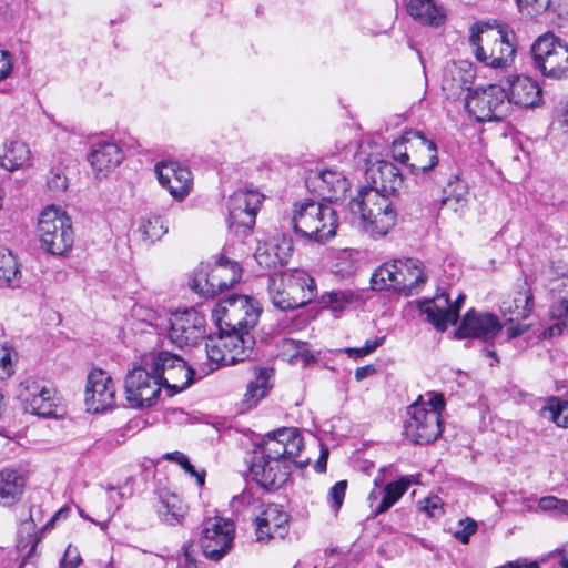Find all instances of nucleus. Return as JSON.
Returning a JSON list of instances; mask_svg holds the SVG:
<instances>
[{"label": "nucleus", "mask_w": 568, "mask_h": 568, "mask_svg": "<svg viewBox=\"0 0 568 568\" xmlns=\"http://www.w3.org/2000/svg\"><path fill=\"white\" fill-rule=\"evenodd\" d=\"M558 121L568 128V102L560 103L558 109Z\"/></svg>", "instance_id": "64"}, {"label": "nucleus", "mask_w": 568, "mask_h": 568, "mask_svg": "<svg viewBox=\"0 0 568 568\" xmlns=\"http://www.w3.org/2000/svg\"><path fill=\"white\" fill-rule=\"evenodd\" d=\"M158 513L163 523L175 526L184 518L186 507L176 494H166L160 497Z\"/></svg>", "instance_id": "37"}, {"label": "nucleus", "mask_w": 568, "mask_h": 568, "mask_svg": "<svg viewBox=\"0 0 568 568\" xmlns=\"http://www.w3.org/2000/svg\"><path fill=\"white\" fill-rule=\"evenodd\" d=\"M415 483L417 481L414 476H403L398 480L386 484L382 490V499L373 509V516H379L390 509Z\"/></svg>", "instance_id": "34"}, {"label": "nucleus", "mask_w": 568, "mask_h": 568, "mask_svg": "<svg viewBox=\"0 0 568 568\" xmlns=\"http://www.w3.org/2000/svg\"><path fill=\"white\" fill-rule=\"evenodd\" d=\"M281 351L291 364H301L303 367L316 362L307 343L293 338L281 341Z\"/></svg>", "instance_id": "38"}, {"label": "nucleus", "mask_w": 568, "mask_h": 568, "mask_svg": "<svg viewBox=\"0 0 568 568\" xmlns=\"http://www.w3.org/2000/svg\"><path fill=\"white\" fill-rule=\"evenodd\" d=\"M428 280V272L420 260L402 257L379 265L372 273L369 284H425Z\"/></svg>", "instance_id": "13"}, {"label": "nucleus", "mask_w": 568, "mask_h": 568, "mask_svg": "<svg viewBox=\"0 0 568 568\" xmlns=\"http://www.w3.org/2000/svg\"><path fill=\"white\" fill-rule=\"evenodd\" d=\"M501 329L503 325L496 315L470 308L465 313L456 329V336L458 338H478L491 346Z\"/></svg>", "instance_id": "20"}, {"label": "nucleus", "mask_w": 568, "mask_h": 568, "mask_svg": "<svg viewBox=\"0 0 568 568\" xmlns=\"http://www.w3.org/2000/svg\"><path fill=\"white\" fill-rule=\"evenodd\" d=\"M87 410L99 414L112 408L115 404V385L111 376L94 368L88 375L84 397Z\"/></svg>", "instance_id": "19"}, {"label": "nucleus", "mask_w": 568, "mask_h": 568, "mask_svg": "<svg viewBox=\"0 0 568 568\" xmlns=\"http://www.w3.org/2000/svg\"><path fill=\"white\" fill-rule=\"evenodd\" d=\"M534 67L545 77L568 75V43L552 32L539 36L531 45Z\"/></svg>", "instance_id": "9"}, {"label": "nucleus", "mask_w": 568, "mask_h": 568, "mask_svg": "<svg viewBox=\"0 0 568 568\" xmlns=\"http://www.w3.org/2000/svg\"><path fill=\"white\" fill-rule=\"evenodd\" d=\"M475 80L471 63L462 61L448 63L443 73L442 89L447 98L456 99L464 92H469Z\"/></svg>", "instance_id": "28"}, {"label": "nucleus", "mask_w": 568, "mask_h": 568, "mask_svg": "<svg viewBox=\"0 0 568 568\" xmlns=\"http://www.w3.org/2000/svg\"><path fill=\"white\" fill-rule=\"evenodd\" d=\"M420 508L429 516V517H439L443 515V501L438 496H430L425 498L419 503Z\"/></svg>", "instance_id": "51"}, {"label": "nucleus", "mask_w": 568, "mask_h": 568, "mask_svg": "<svg viewBox=\"0 0 568 568\" xmlns=\"http://www.w3.org/2000/svg\"><path fill=\"white\" fill-rule=\"evenodd\" d=\"M540 413L542 416L548 414L549 419L558 427L568 428V400L550 396L546 399V405Z\"/></svg>", "instance_id": "39"}, {"label": "nucleus", "mask_w": 568, "mask_h": 568, "mask_svg": "<svg viewBox=\"0 0 568 568\" xmlns=\"http://www.w3.org/2000/svg\"><path fill=\"white\" fill-rule=\"evenodd\" d=\"M47 184L54 193H62L67 190L68 180L60 166L50 170Z\"/></svg>", "instance_id": "46"}, {"label": "nucleus", "mask_w": 568, "mask_h": 568, "mask_svg": "<svg viewBox=\"0 0 568 568\" xmlns=\"http://www.w3.org/2000/svg\"><path fill=\"white\" fill-rule=\"evenodd\" d=\"M146 365L155 368L168 397L183 392L194 382V369L181 356L171 352H150Z\"/></svg>", "instance_id": "8"}, {"label": "nucleus", "mask_w": 568, "mask_h": 568, "mask_svg": "<svg viewBox=\"0 0 568 568\" xmlns=\"http://www.w3.org/2000/svg\"><path fill=\"white\" fill-rule=\"evenodd\" d=\"M427 409H436L439 414L444 409L445 402L442 395H433L427 403H424Z\"/></svg>", "instance_id": "60"}, {"label": "nucleus", "mask_w": 568, "mask_h": 568, "mask_svg": "<svg viewBox=\"0 0 568 568\" xmlns=\"http://www.w3.org/2000/svg\"><path fill=\"white\" fill-rule=\"evenodd\" d=\"M448 189L449 196L446 199L447 201H450V197H454L457 203L466 201L468 187L464 181L456 176L455 181L448 184Z\"/></svg>", "instance_id": "52"}, {"label": "nucleus", "mask_w": 568, "mask_h": 568, "mask_svg": "<svg viewBox=\"0 0 568 568\" xmlns=\"http://www.w3.org/2000/svg\"><path fill=\"white\" fill-rule=\"evenodd\" d=\"M17 397L27 413L43 418L58 416L55 390L44 379L24 378L18 386Z\"/></svg>", "instance_id": "12"}, {"label": "nucleus", "mask_w": 568, "mask_h": 568, "mask_svg": "<svg viewBox=\"0 0 568 568\" xmlns=\"http://www.w3.org/2000/svg\"><path fill=\"white\" fill-rule=\"evenodd\" d=\"M160 184L178 200H183L192 186L191 171L175 161H163L155 165Z\"/></svg>", "instance_id": "24"}, {"label": "nucleus", "mask_w": 568, "mask_h": 568, "mask_svg": "<svg viewBox=\"0 0 568 568\" xmlns=\"http://www.w3.org/2000/svg\"><path fill=\"white\" fill-rule=\"evenodd\" d=\"M82 559L75 547L69 546L60 561V568H77Z\"/></svg>", "instance_id": "54"}, {"label": "nucleus", "mask_w": 568, "mask_h": 568, "mask_svg": "<svg viewBox=\"0 0 568 568\" xmlns=\"http://www.w3.org/2000/svg\"><path fill=\"white\" fill-rule=\"evenodd\" d=\"M303 436L295 427L267 433L253 450L250 470L253 479L266 490L280 489L290 478L292 466L303 468L308 458L298 459Z\"/></svg>", "instance_id": "2"}, {"label": "nucleus", "mask_w": 568, "mask_h": 568, "mask_svg": "<svg viewBox=\"0 0 568 568\" xmlns=\"http://www.w3.org/2000/svg\"><path fill=\"white\" fill-rule=\"evenodd\" d=\"M19 274L16 256L4 247H0V282L9 284Z\"/></svg>", "instance_id": "43"}, {"label": "nucleus", "mask_w": 568, "mask_h": 568, "mask_svg": "<svg viewBox=\"0 0 568 568\" xmlns=\"http://www.w3.org/2000/svg\"><path fill=\"white\" fill-rule=\"evenodd\" d=\"M38 232L41 246L53 255H63L74 242L70 217L54 205L47 206L40 213Z\"/></svg>", "instance_id": "6"}, {"label": "nucleus", "mask_w": 568, "mask_h": 568, "mask_svg": "<svg viewBox=\"0 0 568 568\" xmlns=\"http://www.w3.org/2000/svg\"><path fill=\"white\" fill-rule=\"evenodd\" d=\"M551 0H517L518 7L521 11L526 10L529 14H540L545 12Z\"/></svg>", "instance_id": "50"}, {"label": "nucleus", "mask_w": 568, "mask_h": 568, "mask_svg": "<svg viewBox=\"0 0 568 568\" xmlns=\"http://www.w3.org/2000/svg\"><path fill=\"white\" fill-rule=\"evenodd\" d=\"M327 458H328V449L327 448H322L321 455H320V457L317 458V460H316V463L314 465V469L317 473H325L326 467H327Z\"/></svg>", "instance_id": "61"}, {"label": "nucleus", "mask_w": 568, "mask_h": 568, "mask_svg": "<svg viewBox=\"0 0 568 568\" xmlns=\"http://www.w3.org/2000/svg\"><path fill=\"white\" fill-rule=\"evenodd\" d=\"M322 300L323 303L329 306L331 308L339 310L351 302V295L341 291H333L331 293H327L326 295H323Z\"/></svg>", "instance_id": "48"}, {"label": "nucleus", "mask_w": 568, "mask_h": 568, "mask_svg": "<svg viewBox=\"0 0 568 568\" xmlns=\"http://www.w3.org/2000/svg\"><path fill=\"white\" fill-rule=\"evenodd\" d=\"M32 165V153L29 145L21 140H11L3 145L0 166L8 171H17Z\"/></svg>", "instance_id": "32"}, {"label": "nucleus", "mask_w": 568, "mask_h": 568, "mask_svg": "<svg viewBox=\"0 0 568 568\" xmlns=\"http://www.w3.org/2000/svg\"><path fill=\"white\" fill-rule=\"evenodd\" d=\"M552 318H557L558 322L547 327L541 336L542 338H552L560 336L566 329H568V300L562 298L558 303L554 304L550 308Z\"/></svg>", "instance_id": "40"}, {"label": "nucleus", "mask_w": 568, "mask_h": 568, "mask_svg": "<svg viewBox=\"0 0 568 568\" xmlns=\"http://www.w3.org/2000/svg\"><path fill=\"white\" fill-rule=\"evenodd\" d=\"M305 183L310 192L328 203L344 199L351 185L343 172L333 169L311 172Z\"/></svg>", "instance_id": "22"}, {"label": "nucleus", "mask_w": 568, "mask_h": 568, "mask_svg": "<svg viewBox=\"0 0 568 568\" xmlns=\"http://www.w3.org/2000/svg\"><path fill=\"white\" fill-rule=\"evenodd\" d=\"M516 36L503 26L483 22L470 28L469 45L476 60L495 70H507L516 54Z\"/></svg>", "instance_id": "3"}, {"label": "nucleus", "mask_w": 568, "mask_h": 568, "mask_svg": "<svg viewBox=\"0 0 568 568\" xmlns=\"http://www.w3.org/2000/svg\"><path fill=\"white\" fill-rule=\"evenodd\" d=\"M366 178L371 181L372 186L363 190H373L386 197L398 194L404 184L399 169L387 160L371 163L366 169Z\"/></svg>", "instance_id": "23"}, {"label": "nucleus", "mask_w": 568, "mask_h": 568, "mask_svg": "<svg viewBox=\"0 0 568 568\" xmlns=\"http://www.w3.org/2000/svg\"><path fill=\"white\" fill-rule=\"evenodd\" d=\"M454 286H439L433 298L418 301V308L426 315L435 329L445 332L449 325H455L459 317V311L465 301V295L453 291Z\"/></svg>", "instance_id": "10"}, {"label": "nucleus", "mask_w": 568, "mask_h": 568, "mask_svg": "<svg viewBox=\"0 0 568 568\" xmlns=\"http://www.w3.org/2000/svg\"><path fill=\"white\" fill-rule=\"evenodd\" d=\"M534 296L529 288L518 291L511 298L504 300L500 304V312L507 322L524 321L528 318L534 306Z\"/></svg>", "instance_id": "33"}, {"label": "nucleus", "mask_w": 568, "mask_h": 568, "mask_svg": "<svg viewBox=\"0 0 568 568\" xmlns=\"http://www.w3.org/2000/svg\"><path fill=\"white\" fill-rule=\"evenodd\" d=\"M124 153L114 142L103 141L92 145L88 161L97 179L106 178L123 161Z\"/></svg>", "instance_id": "27"}, {"label": "nucleus", "mask_w": 568, "mask_h": 568, "mask_svg": "<svg viewBox=\"0 0 568 568\" xmlns=\"http://www.w3.org/2000/svg\"><path fill=\"white\" fill-rule=\"evenodd\" d=\"M13 372L12 349L6 345H0V378L6 379Z\"/></svg>", "instance_id": "47"}, {"label": "nucleus", "mask_w": 568, "mask_h": 568, "mask_svg": "<svg viewBox=\"0 0 568 568\" xmlns=\"http://www.w3.org/2000/svg\"><path fill=\"white\" fill-rule=\"evenodd\" d=\"M263 199L264 196L256 190H236L227 200L229 227L236 233L251 231Z\"/></svg>", "instance_id": "14"}, {"label": "nucleus", "mask_w": 568, "mask_h": 568, "mask_svg": "<svg viewBox=\"0 0 568 568\" xmlns=\"http://www.w3.org/2000/svg\"><path fill=\"white\" fill-rule=\"evenodd\" d=\"M465 106L477 122L503 121L510 114L506 88L498 84L468 93Z\"/></svg>", "instance_id": "11"}, {"label": "nucleus", "mask_w": 568, "mask_h": 568, "mask_svg": "<svg viewBox=\"0 0 568 568\" xmlns=\"http://www.w3.org/2000/svg\"><path fill=\"white\" fill-rule=\"evenodd\" d=\"M139 232L144 240L154 242L160 240L168 232V229L161 216L148 215L140 219Z\"/></svg>", "instance_id": "41"}, {"label": "nucleus", "mask_w": 568, "mask_h": 568, "mask_svg": "<svg viewBox=\"0 0 568 568\" xmlns=\"http://www.w3.org/2000/svg\"><path fill=\"white\" fill-rule=\"evenodd\" d=\"M12 70V55L0 48V81L8 78Z\"/></svg>", "instance_id": "57"}, {"label": "nucleus", "mask_w": 568, "mask_h": 568, "mask_svg": "<svg viewBox=\"0 0 568 568\" xmlns=\"http://www.w3.org/2000/svg\"><path fill=\"white\" fill-rule=\"evenodd\" d=\"M416 131H408L395 139L390 145V155L394 161L408 168L410 152H412V139L413 133Z\"/></svg>", "instance_id": "42"}, {"label": "nucleus", "mask_w": 568, "mask_h": 568, "mask_svg": "<svg viewBox=\"0 0 568 568\" xmlns=\"http://www.w3.org/2000/svg\"><path fill=\"white\" fill-rule=\"evenodd\" d=\"M560 498L556 496H545L541 497L538 501V507L542 511H555L558 510Z\"/></svg>", "instance_id": "59"}, {"label": "nucleus", "mask_w": 568, "mask_h": 568, "mask_svg": "<svg viewBox=\"0 0 568 568\" xmlns=\"http://www.w3.org/2000/svg\"><path fill=\"white\" fill-rule=\"evenodd\" d=\"M291 515L280 504L270 503L263 506L255 517V536L260 542L284 538L290 530Z\"/></svg>", "instance_id": "21"}, {"label": "nucleus", "mask_w": 568, "mask_h": 568, "mask_svg": "<svg viewBox=\"0 0 568 568\" xmlns=\"http://www.w3.org/2000/svg\"><path fill=\"white\" fill-rule=\"evenodd\" d=\"M44 519V510L41 506L32 505L29 510V519L22 524L23 529H36Z\"/></svg>", "instance_id": "53"}, {"label": "nucleus", "mask_w": 568, "mask_h": 568, "mask_svg": "<svg viewBox=\"0 0 568 568\" xmlns=\"http://www.w3.org/2000/svg\"><path fill=\"white\" fill-rule=\"evenodd\" d=\"M462 529L455 531L454 537L462 544H468L469 538L477 531V523L470 518H465L459 521Z\"/></svg>", "instance_id": "49"}, {"label": "nucleus", "mask_w": 568, "mask_h": 568, "mask_svg": "<svg viewBox=\"0 0 568 568\" xmlns=\"http://www.w3.org/2000/svg\"><path fill=\"white\" fill-rule=\"evenodd\" d=\"M404 434L416 444H428L442 434V422L436 409H427L425 404L415 403L407 408Z\"/></svg>", "instance_id": "15"}, {"label": "nucleus", "mask_w": 568, "mask_h": 568, "mask_svg": "<svg viewBox=\"0 0 568 568\" xmlns=\"http://www.w3.org/2000/svg\"><path fill=\"white\" fill-rule=\"evenodd\" d=\"M375 371L376 369L373 365H366V366L358 367L355 371V378H356V381H362V379L366 378L367 376L374 374Z\"/></svg>", "instance_id": "63"}, {"label": "nucleus", "mask_w": 568, "mask_h": 568, "mask_svg": "<svg viewBox=\"0 0 568 568\" xmlns=\"http://www.w3.org/2000/svg\"><path fill=\"white\" fill-rule=\"evenodd\" d=\"M242 267L239 262L226 256L225 251L214 263L201 262L190 275V284H239Z\"/></svg>", "instance_id": "17"}, {"label": "nucleus", "mask_w": 568, "mask_h": 568, "mask_svg": "<svg viewBox=\"0 0 568 568\" xmlns=\"http://www.w3.org/2000/svg\"><path fill=\"white\" fill-rule=\"evenodd\" d=\"M552 562H558L561 568H568V542L559 550L554 551L542 564L548 566Z\"/></svg>", "instance_id": "55"}, {"label": "nucleus", "mask_w": 568, "mask_h": 568, "mask_svg": "<svg viewBox=\"0 0 568 568\" xmlns=\"http://www.w3.org/2000/svg\"><path fill=\"white\" fill-rule=\"evenodd\" d=\"M506 83L508 85L506 89L507 99L510 106L516 104L524 108H534L541 101V88L536 80L526 75H511L507 78Z\"/></svg>", "instance_id": "29"}, {"label": "nucleus", "mask_w": 568, "mask_h": 568, "mask_svg": "<svg viewBox=\"0 0 568 568\" xmlns=\"http://www.w3.org/2000/svg\"><path fill=\"white\" fill-rule=\"evenodd\" d=\"M26 478L16 469H0V506L11 507L18 504L24 493Z\"/></svg>", "instance_id": "31"}, {"label": "nucleus", "mask_w": 568, "mask_h": 568, "mask_svg": "<svg viewBox=\"0 0 568 568\" xmlns=\"http://www.w3.org/2000/svg\"><path fill=\"white\" fill-rule=\"evenodd\" d=\"M261 311L258 302L247 295L231 294L217 302L213 316L220 333L205 338L203 375L250 357L255 344L250 331L257 324Z\"/></svg>", "instance_id": "1"}, {"label": "nucleus", "mask_w": 568, "mask_h": 568, "mask_svg": "<svg viewBox=\"0 0 568 568\" xmlns=\"http://www.w3.org/2000/svg\"><path fill=\"white\" fill-rule=\"evenodd\" d=\"M148 359L149 353L144 354L140 363L128 372L124 379L126 400L134 408L153 406L162 392L160 376L154 367L146 365Z\"/></svg>", "instance_id": "7"}, {"label": "nucleus", "mask_w": 568, "mask_h": 568, "mask_svg": "<svg viewBox=\"0 0 568 568\" xmlns=\"http://www.w3.org/2000/svg\"><path fill=\"white\" fill-rule=\"evenodd\" d=\"M235 525L232 520L220 516L203 521L201 547L206 558L217 561L223 558L233 545Z\"/></svg>", "instance_id": "16"}, {"label": "nucleus", "mask_w": 568, "mask_h": 568, "mask_svg": "<svg viewBox=\"0 0 568 568\" xmlns=\"http://www.w3.org/2000/svg\"><path fill=\"white\" fill-rule=\"evenodd\" d=\"M317 286H268V295L275 307L292 311L306 305L316 296Z\"/></svg>", "instance_id": "30"}, {"label": "nucleus", "mask_w": 568, "mask_h": 568, "mask_svg": "<svg viewBox=\"0 0 568 568\" xmlns=\"http://www.w3.org/2000/svg\"><path fill=\"white\" fill-rule=\"evenodd\" d=\"M272 371L268 368H258L253 381L247 384L242 405L245 409L255 407L268 394L271 389L270 378Z\"/></svg>", "instance_id": "36"}, {"label": "nucleus", "mask_w": 568, "mask_h": 568, "mask_svg": "<svg viewBox=\"0 0 568 568\" xmlns=\"http://www.w3.org/2000/svg\"><path fill=\"white\" fill-rule=\"evenodd\" d=\"M292 251V237L286 234H277L263 242H258L254 258L263 268H276L287 263Z\"/></svg>", "instance_id": "25"}, {"label": "nucleus", "mask_w": 568, "mask_h": 568, "mask_svg": "<svg viewBox=\"0 0 568 568\" xmlns=\"http://www.w3.org/2000/svg\"><path fill=\"white\" fill-rule=\"evenodd\" d=\"M346 480H339L331 487L327 495V503L334 511L339 510V508L342 507L346 495Z\"/></svg>", "instance_id": "45"}, {"label": "nucleus", "mask_w": 568, "mask_h": 568, "mask_svg": "<svg viewBox=\"0 0 568 568\" xmlns=\"http://www.w3.org/2000/svg\"><path fill=\"white\" fill-rule=\"evenodd\" d=\"M352 214L361 220L363 230L375 235H386L396 223V211L385 195L373 190H361L348 204Z\"/></svg>", "instance_id": "5"}, {"label": "nucleus", "mask_w": 568, "mask_h": 568, "mask_svg": "<svg viewBox=\"0 0 568 568\" xmlns=\"http://www.w3.org/2000/svg\"><path fill=\"white\" fill-rule=\"evenodd\" d=\"M438 164V149L434 140L427 139L424 133H413L412 152L408 171L413 175L425 174Z\"/></svg>", "instance_id": "26"}, {"label": "nucleus", "mask_w": 568, "mask_h": 568, "mask_svg": "<svg viewBox=\"0 0 568 568\" xmlns=\"http://www.w3.org/2000/svg\"><path fill=\"white\" fill-rule=\"evenodd\" d=\"M408 13L423 24L438 26L444 20L443 8L434 0H409Z\"/></svg>", "instance_id": "35"}, {"label": "nucleus", "mask_w": 568, "mask_h": 568, "mask_svg": "<svg viewBox=\"0 0 568 568\" xmlns=\"http://www.w3.org/2000/svg\"><path fill=\"white\" fill-rule=\"evenodd\" d=\"M530 324L521 323V321H515L514 323H509L506 328L507 339L511 341L523 334H525L530 328Z\"/></svg>", "instance_id": "58"}, {"label": "nucleus", "mask_w": 568, "mask_h": 568, "mask_svg": "<svg viewBox=\"0 0 568 568\" xmlns=\"http://www.w3.org/2000/svg\"><path fill=\"white\" fill-rule=\"evenodd\" d=\"M169 338L179 347L194 346L205 334V320L194 308L173 314L170 320Z\"/></svg>", "instance_id": "18"}, {"label": "nucleus", "mask_w": 568, "mask_h": 568, "mask_svg": "<svg viewBox=\"0 0 568 568\" xmlns=\"http://www.w3.org/2000/svg\"><path fill=\"white\" fill-rule=\"evenodd\" d=\"M165 458L168 460H171V462H174L176 464H179L187 474H190L191 476L195 477L196 480H197V484L199 486H203L204 485V480H205V473L202 471V473H199L194 466L190 463V459L187 458V456L181 452H173V453H168L165 455Z\"/></svg>", "instance_id": "44"}, {"label": "nucleus", "mask_w": 568, "mask_h": 568, "mask_svg": "<svg viewBox=\"0 0 568 568\" xmlns=\"http://www.w3.org/2000/svg\"><path fill=\"white\" fill-rule=\"evenodd\" d=\"M291 223L301 237L325 243L336 234L338 217L329 204L304 200L294 204Z\"/></svg>", "instance_id": "4"}, {"label": "nucleus", "mask_w": 568, "mask_h": 568, "mask_svg": "<svg viewBox=\"0 0 568 568\" xmlns=\"http://www.w3.org/2000/svg\"><path fill=\"white\" fill-rule=\"evenodd\" d=\"M181 568H204L193 558V545L183 546V557L180 559Z\"/></svg>", "instance_id": "56"}, {"label": "nucleus", "mask_w": 568, "mask_h": 568, "mask_svg": "<svg viewBox=\"0 0 568 568\" xmlns=\"http://www.w3.org/2000/svg\"><path fill=\"white\" fill-rule=\"evenodd\" d=\"M194 293L199 296H203L204 298L213 297L216 294L215 286H191Z\"/></svg>", "instance_id": "62"}]
</instances>
